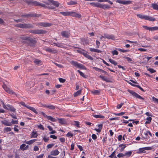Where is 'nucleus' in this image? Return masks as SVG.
Returning <instances> with one entry per match:
<instances>
[{
  "mask_svg": "<svg viewBox=\"0 0 158 158\" xmlns=\"http://www.w3.org/2000/svg\"><path fill=\"white\" fill-rule=\"evenodd\" d=\"M109 61L111 64H113L114 65H116L117 64V63L116 61L111 59H109Z\"/></svg>",
  "mask_w": 158,
  "mask_h": 158,
  "instance_id": "nucleus-41",
  "label": "nucleus"
},
{
  "mask_svg": "<svg viewBox=\"0 0 158 158\" xmlns=\"http://www.w3.org/2000/svg\"><path fill=\"white\" fill-rule=\"evenodd\" d=\"M83 55L85 57H86L88 59L91 60H94V58L93 57H92L91 56L87 54L86 53H85V54H83Z\"/></svg>",
  "mask_w": 158,
  "mask_h": 158,
  "instance_id": "nucleus-30",
  "label": "nucleus"
},
{
  "mask_svg": "<svg viewBox=\"0 0 158 158\" xmlns=\"http://www.w3.org/2000/svg\"><path fill=\"white\" fill-rule=\"evenodd\" d=\"M27 2L28 4H31L35 6H39L43 7L46 6L45 4L38 2L36 1H27Z\"/></svg>",
  "mask_w": 158,
  "mask_h": 158,
  "instance_id": "nucleus-6",
  "label": "nucleus"
},
{
  "mask_svg": "<svg viewBox=\"0 0 158 158\" xmlns=\"http://www.w3.org/2000/svg\"><path fill=\"white\" fill-rule=\"evenodd\" d=\"M93 117L96 118H101L102 119H104L105 117L101 115V114H98V115H93Z\"/></svg>",
  "mask_w": 158,
  "mask_h": 158,
  "instance_id": "nucleus-36",
  "label": "nucleus"
},
{
  "mask_svg": "<svg viewBox=\"0 0 158 158\" xmlns=\"http://www.w3.org/2000/svg\"><path fill=\"white\" fill-rule=\"evenodd\" d=\"M100 3L98 2H93L90 3L89 4L91 6L99 8Z\"/></svg>",
  "mask_w": 158,
  "mask_h": 158,
  "instance_id": "nucleus-28",
  "label": "nucleus"
},
{
  "mask_svg": "<svg viewBox=\"0 0 158 158\" xmlns=\"http://www.w3.org/2000/svg\"><path fill=\"white\" fill-rule=\"evenodd\" d=\"M38 127L39 129H41V130H44V127L41 124H40L39 125H38Z\"/></svg>",
  "mask_w": 158,
  "mask_h": 158,
  "instance_id": "nucleus-63",
  "label": "nucleus"
},
{
  "mask_svg": "<svg viewBox=\"0 0 158 158\" xmlns=\"http://www.w3.org/2000/svg\"><path fill=\"white\" fill-rule=\"evenodd\" d=\"M132 152L131 151H129L124 153L125 156H127V157H130L131 155Z\"/></svg>",
  "mask_w": 158,
  "mask_h": 158,
  "instance_id": "nucleus-42",
  "label": "nucleus"
},
{
  "mask_svg": "<svg viewBox=\"0 0 158 158\" xmlns=\"http://www.w3.org/2000/svg\"><path fill=\"white\" fill-rule=\"evenodd\" d=\"M29 37L27 36L23 35L20 37V38L23 40H26V41H27L28 39L29 38Z\"/></svg>",
  "mask_w": 158,
  "mask_h": 158,
  "instance_id": "nucleus-44",
  "label": "nucleus"
},
{
  "mask_svg": "<svg viewBox=\"0 0 158 158\" xmlns=\"http://www.w3.org/2000/svg\"><path fill=\"white\" fill-rule=\"evenodd\" d=\"M117 49L118 51H120L122 52H128L129 51V50H124L122 49H121V48H117Z\"/></svg>",
  "mask_w": 158,
  "mask_h": 158,
  "instance_id": "nucleus-46",
  "label": "nucleus"
},
{
  "mask_svg": "<svg viewBox=\"0 0 158 158\" xmlns=\"http://www.w3.org/2000/svg\"><path fill=\"white\" fill-rule=\"evenodd\" d=\"M58 120L59 123L64 124L65 123V120L63 118H58Z\"/></svg>",
  "mask_w": 158,
  "mask_h": 158,
  "instance_id": "nucleus-45",
  "label": "nucleus"
},
{
  "mask_svg": "<svg viewBox=\"0 0 158 158\" xmlns=\"http://www.w3.org/2000/svg\"><path fill=\"white\" fill-rule=\"evenodd\" d=\"M59 80L60 82L61 83H64L66 81L65 79L62 78H59Z\"/></svg>",
  "mask_w": 158,
  "mask_h": 158,
  "instance_id": "nucleus-61",
  "label": "nucleus"
},
{
  "mask_svg": "<svg viewBox=\"0 0 158 158\" xmlns=\"http://www.w3.org/2000/svg\"><path fill=\"white\" fill-rule=\"evenodd\" d=\"M129 93L131 94L133 96L136 98L137 99H139L141 101H143L144 100V98L142 97L141 96L138 94L136 92H134L132 90H129L128 91Z\"/></svg>",
  "mask_w": 158,
  "mask_h": 158,
  "instance_id": "nucleus-3",
  "label": "nucleus"
},
{
  "mask_svg": "<svg viewBox=\"0 0 158 158\" xmlns=\"http://www.w3.org/2000/svg\"><path fill=\"white\" fill-rule=\"evenodd\" d=\"M2 87L4 90L9 94L17 96L16 94L12 89H10L9 88L7 87L6 84H4L2 85Z\"/></svg>",
  "mask_w": 158,
  "mask_h": 158,
  "instance_id": "nucleus-5",
  "label": "nucleus"
},
{
  "mask_svg": "<svg viewBox=\"0 0 158 158\" xmlns=\"http://www.w3.org/2000/svg\"><path fill=\"white\" fill-rule=\"evenodd\" d=\"M18 122V121L17 120H14L13 119H12L11 120V122H10V123H11V126L12 124H17Z\"/></svg>",
  "mask_w": 158,
  "mask_h": 158,
  "instance_id": "nucleus-50",
  "label": "nucleus"
},
{
  "mask_svg": "<svg viewBox=\"0 0 158 158\" xmlns=\"http://www.w3.org/2000/svg\"><path fill=\"white\" fill-rule=\"evenodd\" d=\"M7 106L8 107V109L7 110L13 112L15 111L16 109L12 106L10 105V104H7Z\"/></svg>",
  "mask_w": 158,
  "mask_h": 158,
  "instance_id": "nucleus-21",
  "label": "nucleus"
},
{
  "mask_svg": "<svg viewBox=\"0 0 158 158\" xmlns=\"http://www.w3.org/2000/svg\"><path fill=\"white\" fill-rule=\"evenodd\" d=\"M19 104L21 105L22 106L25 107H26L27 109L31 110L35 114H37L38 113L37 112L34 108L32 107H31L29 106L26 105V104H25L24 102L22 101L20 102L19 103Z\"/></svg>",
  "mask_w": 158,
  "mask_h": 158,
  "instance_id": "nucleus-7",
  "label": "nucleus"
},
{
  "mask_svg": "<svg viewBox=\"0 0 158 158\" xmlns=\"http://www.w3.org/2000/svg\"><path fill=\"white\" fill-rule=\"evenodd\" d=\"M70 16L79 18H80L81 17V14L74 11H70Z\"/></svg>",
  "mask_w": 158,
  "mask_h": 158,
  "instance_id": "nucleus-16",
  "label": "nucleus"
},
{
  "mask_svg": "<svg viewBox=\"0 0 158 158\" xmlns=\"http://www.w3.org/2000/svg\"><path fill=\"white\" fill-rule=\"evenodd\" d=\"M151 7L153 9L158 10V5L156 3H152Z\"/></svg>",
  "mask_w": 158,
  "mask_h": 158,
  "instance_id": "nucleus-32",
  "label": "nucleus"
},
{
  "mask_svg": "<svg viewBox=\"0 0 158 158\" xmlns=\"http://www.w3.org/2000/svg\"><path fill=\"white\" fill-rule=\"evenodd\" d=\"M125 113L123 112L118 113H114L116 116H121L125 114Z\"/></svg>",
  "mask_w": 158,
  "mask_h": 158,
  "instance_id": "nucleus-56",
  "label": "nucleus"
},
{
  "mask_svg": "<svg viewBox=\"0 0 158 158\" xmlns=\"http://www.w3.org/2000/svg\"><path fill=\"white\" fill-rule=\"evenodd\" d=\"M46 33V31L41 29L35 30V34H43Z\"/></svg>",
  "mask_w": 158,
  "mask_h": 158,
  "instance_id": "nucleus-20",
  "label": "nucleus"
},
{
  "mask_svg": "<svg viewBox=\"0 0 158 158\" xmlns=\"http://www.w3.org/2000/svg\"><path fill=\"white\" fill-rule=\"evenodd\" d=\"M74 124L75 125H76L77 127H79V125L80 124L79 122L78 121H74Z\"/></svg>",
  "mask_w": 158,
  "mask_h": 158,
  "instance_id": "nucleus-64",
  "label": "nucleus"
},
{
  "mask_svg": "<svg viewBox=\"0 0 158 158\" xmlns=\"http://www.w3.org/2000/svg\"><path fill=\"white\" fill-rule=\"evenodd\" d=\"M60 152L57 149L54 150H52L50 154L52 156H57L58 155Z\"/></svg>",
  "mask_w": 158,
  "mask_h": 158,
  "instance_id": "nucleus-23",
  "label": "nucleus"
},
{
  "mask_svg": "<svg viewBox=\"0 0 158 158\" xmlns=\"http://www.w3.org/2000/svg\"><path fill=\"white\" fill-rule=\"evenodd\" d=\"M36 140V139H32L30 140L26 141L25 143L28 144H31L34 142Z\"/></svg>",
  "mask_w": 158,
  "mask_h": 158,
  "instance_id": "nucleus-40",
  "label": "nucleus"
},
{
  "mask_svg": "<svg viewBox=\"0 0 158 158\" xmlns=\"http://www.w3.org/2000/svg\"><path fill=\"white\" fill-rule=\"evenodd\" d=\"M49 3H52L53 5L56 7H58L60 4V3L57 1H56L53 0H48Z\"/></svg>",
  "mask_w": 158,
  "mask_h": 158,
  "instance_id": "nucleus-18",
  "label": "nucleus"
},
{
  "mask_svg": "<svg viewBox=\"0 0 158 158\" xmlns=\"http://www.w3.org/2000/svg\"><path fill=\"white\" fill-rule=\"evenodd\" d=\"M91 92L92 94L95 95H99L100 93V91L97 90H92Z\"/></svg>",
  "mask_w": 158,
  "mask_h": 158,
  "instance_id": "nucleus-34",
  "label": "nucleus"
},
{
  "mask_svg": "<svg viewBox=\"0 0 158 158\" xmlns=\"http://www.w3.org/2000/svg\"><path fill=\"white\" fill-rule=\"evenodd\" d=\"M144 134L145 135V137L143 138H148L152 137V135L151 132L149 131H147L145 132H144Z\"/></svg>",
  "mask_w": 158,
  "mask_h": 158,
  "instance_id": "nucleus-22",
  "label": "nucleus"
},
{
  "mask_svg": "<svg viewBox=\"0 0 158 158\" xmlns=\"http://www.w3.org/2000/svg\"><path fill=\"white\" fill-rule=\"evenodd\" d=\"M40 113L43 115L44 118H46L48 120H49L52 122H55L56 121L55 118H53L51 116L47 115L43 112H41Z\"/></svg>",
  "mask_w": 158,
  "mask_h": 158,
  "instance_id": "nucleus-10",
  "label": "nucleus"
},
{
  "mask_svg": "<svg viewBox=\"0 0 158 158\" xmlns=\"http://www.w3.org/2000/svg\"><path fill=\"white\" fill-rule=\"evenodd\" d=\"M119 147H121V148L120 150V152H122L124 150V148L126 147V145L125 144H120L119 145Z\"/></svg>",
  "mask_w": 158,
  "mask_h": 158,
  "instance_id": "nucleus-35",
  "label": "nucleus"
},
{
  "mask_svg": "<svg viewBox=\"0 0 158 158\" xmlns=\"http://www.w3.org/2000/svg\"><path fill=\"white\" fill-rule=\"evenodd\" d=\"M102 38L113 40L114 39V37L113 35H109L107 34H104L103 36H101L100 37L101 39H102Z\"/></svg>",
  "mask_w": 158,
  "mask_h": 158,
  "instance_id": "nucleus-13",
  "label": "nucleus"
},
{
  "mask_svg": "<svg viewBox=\"0 0 158 158\" xmlns=\"http://www.w3.org/2000/svg\"><path fill=\"white\" fill-rule=\"evenodd\" d=\"M31 135V137L36 138L37 136V133L36 131L32 132Z\"/></svg>",
  "mask_w": 158,
  "mask_h": 158,
  "instance_id": "nucleus-38",
  "label": "nucleus"
},
{
  "mask_svg": "<svg viewBox=\"0 0 158 158\" xmlns=\"http://www.w3.org/2000/svg\"><path fill=\"white\" fill-rule=\"evenodd\" d=\"M116 152H115V151H114L109 156V157L111 158H114V157L115 155V153Z\"/></svg>",
  "mask_w": 158,
  "mask_h": 158,
  "instance_id": "nucleus-60",
  "label": "nucleus"
},
{
  "mask_svg": "<svg viewBox=\"0 0 158 158\" xmlns=\"http://www.w3.org/2000/svg\"><path fill=\"white\" fill-rule=\"evenodd\" d=\"M51 25V23H48L39 22L36 23V25L39 27H49Z\"/></svg>",
  "mask_w": 158,
  "mask_h": 158,
  "instance_id": "nucleus-9",
  "label": "nucleus"
},
{
  "mask_svg": "<svg viewBox=\"0 0 158 158\" xmlns=\"http://www.w3.org/2000/svg\"><path fill=\"white\" fill-rule=\"evenodd\" d=\"M81 90H79L77 91L76 92L74 93L73 94L74 97H76L77 96L80 95L81 93Z\"/></svg>",
  "mask_w": 158,
  "mask_h": 158,
  "instance_id": "nucleus-37",
  "label": "nucleus"
},
{
  "mask_svg": "<svg viewBox=\"0 0 158 158\" xmlns=\"http://www.w3.org/2000/svg\"><path fill=\"white\" fill-rule=\"evenodd\" d=\"M158 30V27H151V31H154Z\"/></svg>",
  "mask_w": 158,
  "mask_h": 158,
  "instance_id": "nucleus-54",
  "label": "nucleus"
},
{
  "mask_svg": "<svg viewBox=\"0 0 158 158\" xmlns=\"http://www.w3.org/2000/svg\"><path fill=\"white\" fill-rule=\"evenodd\" d=\"M2 123L3 124H4L6 126H11V123L10 122H9L8 121L5 120L2 122Z\"/></svg>",
  "mask_w": 158,
  "mask_h": 158,
  "instance_id": "nucleus-27",
  "label": "nucleus"
},
{
  "mask_svg": "<svg viewBox=\"0 0 158 158\" xmlns=\"http://www.w3.org/2000/svg\"><path fill=\"white\" fill-rule=\"evenodd\" d=\"M37 41L35 38H32L30 37L28 38V41L25 42V44L31 47H34Z\"/></svg>",
  "mask_w": 158,
  "mask_h": 158,
  "instance_id": "nucleus-2",
  "label": "nucleus"
},
{
  "mask_svg": "<svg viewBox=\"0 0 158 158\" xmlns=\"http://www.w3.org/2000/svg\"><path fill=\"white\" fill-rule=\"evenodd\" d=\"M146 152V151L144 150V148H141L139 149L138 152V153H145Z\"/></svg>",
  "mask_w": 158,
  "mask_h": 158,
  "instance_id": "nucleus-39",
  "label": "nucleus"
},
{
  "mask_svg": "<svg viewBox=\"0 0 158 158\" xmlns=\"http://www.w3.org/2000/svg\"><path fill=\"white\" fill-rule=\"evenodd\" d=\"M152 118L151 117H147L146 118V119L148 121H146L145 123H150V122H151L152 120Z\"/></svg>",
  "mask_w": 158,
  "mask_h": 158,
  "instance_id": "nucleus-49",
  "label": "nucleus"
},
{
  "mask_svg": "<svg viewBox=\"0 0 158 158\" xmlns=\"http://www.w3.org/2000/svg\"><path fill=\"white\" fill-rule=\"evenodd\" d=\"M40 15L36 14L35 13H32L29 14H26L25 15H21L23 17H39Z\"/></svg>",
  "mask_w": 158,
  "mask_h": 158,
  "instance_id": "nucleus-12",
  "label": "nucleus"
},
{
  "mask_svg": "<svg viewBox=\"0 0 158 158\" xmlns=\"http://www.w3.org/2000/svg\"><path fill=\"white\" fill-rule=\"evenodd\" d=\"M143 28H144L145 29L151 31V27H149L146 26H143Z\"/></svg>",
  "mask_w": 158,
  "mask_h": 158,
  "instance_id": "nucleus-57",
  "label": "nucleus"
},
{
  "mask_svg": "<svg viewBox=\"0 0 158 158\" xmlns=\"http://www.w3.org/2000/svg\"><path fill=\"white\" fill-rule=\"evenodd\" d=\"M34 62L37 64H39L41 63V61L38 59H36L34 60Z\"/></svg>",
  "mask_w": 158,
  "mask_h": 158,
  "instance_id": "nucleus-47",
  "label": "nucleus"
},
{
  "mask_svg": "<svg viewBox=\"0 0 158 158\" xmlns=\"http://www.w3.org/2000/svg\"><path fill=\"white\" fill-rule=\"evenodd\" d=\"M77 71L78 73H79L80 75L81 76H82L84 78H86L85 76L84 75V73L83 72L80 71L79 70H77Z\"/></svg>",
  "mask_w": 158,
  "mask_h": 158,
  "instance_id": "nucleus-48",
  "label": "nucleus"
},
{
  "mask_svg": "<svg viewBox=\"0 0 158 158\" xmlns=\"http://www.w3.org/2000/svg\"><path fill=\"white\" fill-rule=\"evenodd\" d=\"M99 8L105 10L110 8V6L107 5L102 4L100 3Z\"/></svg>",
  "mask_w": 158,
  "mask_h": 158,
  "instance_id": "nucleus-19",
  "label": "nucleus"
},
{
  "mask_svg": "<svg viewBox=\"0 0 158 158\" xmlns=\"http://www.w3.org/2000/svg\"><path fill=\"white\" fill-rule=\"evenodd\" d=\"M71 64L76 68H80L83 69H85V67L84 65L78 63L76 61H71Z\"/></svg>",
  "mask_w": 158,
  "mask_h": 158,
  "instance_id": "nucleus-8",
  "label": "nucleus"
},
{
  "mask_svg": "<svg viewBox=\"0 0 158 158\" xmlns=\"http://www.w3.org/2000/svg\"><path fill=\"white\" fill-rule=\"evenodd\" d=\"M124 105L123 103H121L120 104H118L117 106V109H120L121 108L122 106Z\"/></svg>",
  "mask_w": 158,
  "mask_h": 158,
  "instance_id": "nucleus-59",
  "label": "nucleus"
},
{
  "mask_svg": "<svg viewBox=\"0 0 158 158\" xmlns=\"http://www.w3.org/2000/svg\"><path fill=\"white\" fill-rule=\"evenodd\" d=\"M102 126L103 125L102 124L99 125L98 126V129L96 128L95 129V130L98 132H100L102 129Z\"/></svg>",
  "mask_w": 158,
  "mask_h": 158,
  "instance_id": "nucleus-31",
  "label": "nucleus"
},
{
  "mask_svg": "<svg viewBox=\"0 0 158 158\" xmlns=\"http://www.w3.org/2000/svg\"><path fill=\"white\" fill-rule=\"evenodd\" d=\"M19 126L18 125H15L14 128V131L15 132H18L19 131V129L17 128V127H19Z\"/></svg>",
  "mask_w": 158,
  "mask_h": 158,
  "instance_id": "nucleus-53",
  "label": "nucleus"
},
{
  "mask_svg": "<svg viewBox=\"0 0 158 158\" xmlns=\"http://www.w3.org/2000/svg\"><path fill=\"white\" fill-rule=\"evenodd\" d=\"M4 130L6 132H9L11 131V128L10 127H6L4 128Z\"/></svg>",
  "mask_w": 158,
  "mask_h": 158,
  "instance_id": "nucleus-55",
  "label": "nucleus"
},
{
  "mask_svg": "<svg viewBox=\"0 0 158 158\" xmlns=\"http://www.w3.org/2000/svg\"><path fill=\"white\" fill-rule=\"evenodd\" d=\"M124 156V154H123V153H119L117 155V157H118L120 158Z\"/></svg>",
  "mask_w": 158,
  "mask_h": 158,
  "instance_id": "nucleus-52",
  "label": "nucleus"
},
{
  "mask_svg": "<svg viewBox=\"0 0 158 158\" xmlns=\"http://www.w3.org/2000/svg\"><path fill=\"white\" fill-rule=\"evenodd\" d=\"M26 146V145L24 144H23L21 145H20V148L22 150H25V148Z\"/></svg>",
  "mask_w": 158,
  "mask_h": 158,
  "instance_id": "nucleus-51",
  "label": "nucleus"
},
{
  "mask_svg": "<svg viewBox=\"0 0 158 158\" xmlns=\"http://www.w3.org/2000/svg\"><path fill=\"white\" fill-rule=\"evenodd\" d=\"M61 34L63 37L68 38L70 36L69 32L66 31H62L61 33Z\"/></svg>",
  "mask_w": 158,
  "mask_h": 158,
  "instance_id": "nucleus-17",
  "label": "nucleus"
},
{
  "mask_svg": "<svg viewBox=\"0 0 158 158\" xmlns=\"http://www.w3.org/2000/svg\"><path fill=\"white\" fill-rule=\"evenodd\" d=\"M77 4V2L74 1H70L67 2V4L69 5H75Z\"/></svg>",
  "mask_w": 158,
  "mask_h": 158,
  "instance_id": "nucleus-33",
  "label": "nucleus"
},
{
  "mask_svg": "<svg viewBox=\"0 0 158 158\" xmlns=\"http://www.w3.org/2000/svg\"><path fill=\"white\" fill-rule=\"evenodd\" d=\"M137 16L138 17L141 19H144L149 21H154L156 20V19L148 15H143L139 14H137Z\"/></svg>",
  "mask_w": 158,
  "mask_h": 158,
  "instance_id": "nucleus-1",
  "label": "nucleus"
},
{
  "mask_svg": "<svg viewBox=\"0 0 158 158\" xmlns=\"http://www.w3.org/2000/svg\"><path fill=\"white\" fill-rule=\"evenodd\" d=\"M47 108H49V109L53 110L55 109V107L54 106L52 105H47Z\"/></svg>",
  "mask_w": 158,
  "mask_h": 158,
  "instance_id": "nucleus-43",
  "label": "nucleus"
},
{
  "mask_svg": "<svg viewBox=\"0 0 158 158\" xmlns=\"http://www.w3.org/2000/svg\"><path fill=\"white\" fill-rule=\"evenodd\" d=\"M99 77L104 81H105L107 82H110V80L105 76L103 75H100L99 76Z\"/></svg>",
  "mask_w": 158,
  "mask_h": 158,
  "instance_id": "nucleus-24",
  "label": "nucleus"
},
{
  "mask_svg": "<svg viewBox=\"0 0 158 158\" xmlns=\"http://www.w3.org/2000/svg\"><path fill=\"white\" fill-rule=\"evenodd\" d=\"M43 49L47 52H48L50 53H57V50L55 49H52L49 48H44Z\"/></svg>",
  "mask_w": 158,
  "mask_h": 158,
  "instance_id": "nucleus-14",
  "label": "nucleus"
},
{
  "mask_svg": "<svg viewBox=\"0 0 158 158\" xmlns=\"http://www.w3.org/2000/svg\"><path fill=\"white\" fill-rule=\"evenodd\" d=\"M53 44L56 45V46H57L58 47H60L61 48H65L64 44L63 43H54Z\"/></svg>",
  "mask_w": 158,
  "mask_h": 158,
  "instance_id": "nucleus-25",
  "label": "nucleus"
},
{
  "mask_svg": "<svg viewBox=\"0 0 158 158\" xmlns=\"http://www.w3.org/2000/svg\"><path fill=\"white\" fill-rule=\"evenodd\" d=\"M76 132H80V131L79 130H74L73 131V133L71 132H69L68 133L66 134L67 137L69 138L72 137L73 135V134L75 135V133Z\"/></svg>",
  "mask_w": 158,
  "mask_h": 158,
  "instance_id": "nucleus-15",
  "label": "nucleus"
},
{
  "mask_svg": "<svg viewBox=\"0 0 158 158\" xmlns=\"http://www.w3.org/2000/svg\"><path fill=\"white\" fill-rule=\"evenodd\" d=\"M117 3L121 4L123 5H127L131 4L132 1L129 0H117L116 1Z\"/></svg>",
  "mask_w": 158,
  "mask_h": 158,
  "instance_id": "nucleus-11",
  "label": "nucleus"
},
{
  "mask_svg": "<svg viewBox=\"0 0 158 158\" xmlns=\"http://www.w3.org/2000/svg\"><path fill=\"white\" fill-rule=\"evenodd\" d=\"M148 70V71H149V72L151 73H155L156 72V71L154 69H152V68H150V69H149Z\"/></svg>",
  "mask_w": 158,
  "mask_h": 158,
  "instance_id": "nucleus-62",
  "label": "nucleus"
},
{
  "mask_svg": "<svg viewBox=\"0 0 158 158\" xmlns=\"http://www.w3.org/2000/svg\"><path fill=\"white\" fill-rule=\"evenodd\" d=\"M60 13L64 16H70V11L60 12Z\"/></svg>",
  "mask_w": 158,
  "mask_h": 158,
  "instance_id": "nucleus-26",
  "label": "nucleus"
},
{
  "mask_svg": "<svg viewBox=\"0 0 158 158\" xmlns=\"http://www.w3.org/2000/svg\"><path fill=\"white\" fill-rule=\"evenodd\" d=\"M15 27L22 28H32L33 26L30 24H26L25 23L19 24L15 25Z\"/></svg>",
  "mask_w": 158,
  "mask_h": 158,
  "instance_id": "nucleus-4",
  "label": "nucleus"
},
{
  "mask_svg": "<svg viewBox=\"0 0 158 158\" xmlns=\"http://www.w3.org/2000/svg\"><path fill=\"white\" fill-rule=\"evenodd\" d=\"M90 51L91 52H94L97 53H101L102 52V51L98 49H96L94 48H89Z\"/></svg>",
  "mask_w": 158,
  "mask_h": 158,
  "instance_id": "nucleus-29",
  "label": "nucleus"
},
{
  "mask_svg": "<svg viewBox=\"0 0 158 158\" xmlns=\"http://www.w3.org/2000/svg\"><path fill=\"white\" fill-rule=\"evenodd\" d=\"M134 86H135V87H137L139 88L140 90H141L142 91H143V92L144 91V89L142 87H141L140 86H139V85H134Z\"/></svg>",
  "mask_w": 158,
  "mask_h": 158,
  "instance_id": "nucleus-58",
  "label": "nucleus"
}]
</instances>
